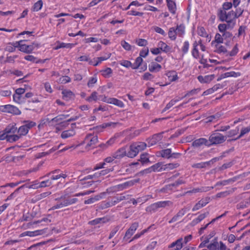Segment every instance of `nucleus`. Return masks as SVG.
Wrapping results in <instances>:
<instances>
[{"label": "nucleus", "instance_id": "f257e3e1", "mask_svg": "<svg viewBox=\"0 0 250 250\" xmlns=\"http://www.w3.org/2000/svg\"><path fill=\"white\" fill-rule=\"evenodd\" d=\"M56 203L52 206L51 209L61 208L76 203L78 199L76 198H72L68 194L61 196L60 197L55 199Z\"/></svg>", "mask_w": 250, "mask_h": 250}, {"label": "nucleus", "instance_id": "79ce46f5", "mask_svg": "<svg viewBox=\"0 0 250 250\" xmlns=\"http://www.w3.org/2000/svg\"><path fill=\"white\" fill-rule=\"evenodd\" d=\"M110 101V104H114L119 107L124 108L125 106L124 103L122 101L115 98H111V100Z\"/></svg>", "mask_w": 250, "mask_h": 250}, {"label": "nucleus", "instance_id": "c03bdc74", "mask_svg": "<svg viewBox=\"0 0 250 250\" xmlns=\"http://www.w3.org/2000/svg\"><path fill=\"white\" fill-rule=\"evenodd\" d=\"M158 209L156 203H153L146 208V212L151 214L157 211Z\"/></svg>", "mask_w": 250, "mask_h": 250}, {"label": "nucleus", "instance_id": "0e129e2a", "mask_svg": "<svg viewBox=\"0 0 250 250\" xmlns=\"http://www.w3.org/2000/svg\"><path fill=\"white\" fill-rule=\"evenodd\" d=\"M21 137L18 133V134H12L11 135L8 136L7 141L10 143H13L19 140Z\"/></svg>", "mask_w": 250, "mask_h": 250}, {"label": "nucleus", "instance_id": "de8ad7c7", "mask_svg": "<svg viewBox=\"0 0 250 250\" xmlns=\"http://www.w3.org/2000/svg\"><path fill=\"white\" fill-rule=\"evenodd\" d=\"M158 208H164L167 206H171L173 205V203L169 200L167 201H162L156 202Z\"/></svg>", "mask_w": 250, "mask_h": 250}, {"label": "nucleus", "instance_id": "603ef678", "mask_svg": "<svg viewBox=\"0 0 250 250\" xmlns=\"http://www.w3.org/2000/svg\"><path fill=\"white\" fill-rule=\"evenodd\" d=\"M168 38L170 39L171 41H175L177 38V34L176 32V31L175 30V27H170L169 29L168 32Z\"/></svg>", "mask_w": 250, "mask_h": 250}, {"label": "nucleus", "instance_id": "4be33fe9", "mask_svg": "<svg viewBox=\"0 0 250 250\" xmlns=\"http://www.w3.org/2000/svg\"><path fill=\"white\" fill-rule=\"evenodd\" d=\"M183 239L179 238L176 241L172 242L168 246V248H174L175 250H180L183 246Z\"/></svg>", "mask_w": 250, "mask_h": 250}, {"label": "nucleus", "instance_id": "49530a36", "mask_svg": "<svg viewBox=\"0 0 250 250\" xmlns=\"http://www.w3.org/2000/svg\"><path fill=\"white\" fill-rule=\"evenodd\" d=\"M24 59L26 61L36 63L44 62V61H42V60L38 59L37 58L31 55L25 56L24 57Z\"/></svg>", "mask_w": 250, "mask_h": 250}, {"label": "nucleus", "instance_id": "9b49d317", "mask_svg": "<svg viewBox=\"0 0 250 250\" xmlns=\"http://www.w3.org/2000/svg\"><path fill=\"white\" fill-rule=\"evenodd\" d=\"M76 127V125L75 123L72 124L70 129L62 132L61 135V137L63 139H65L74 136L76 134V131L75 130Z\"/></svg>", "mask_w": 250, "mask_h": 250}, {"label": "nucleus", "instance_id": "cd10ccee", "mask_svg": "<svg viewBox=\"0 0 250 250\" xmlns=\"http://www.w3.org/2000/svg\"><path fill=\"white\" fill-rule=\"evenodd\" d=\"M104 194L105 193L103 192L101 193L99 195H97L95 196L94 197L88 198V199L84 200V204L85 205L93 204L95 202L98 201L100 199H102Z\"/></svg>", "mask_w": 250, "mask_h": 250}, {"label": "nucleus", "instance_id": "39448f33", "mask_svg": "<svg viewBox=\"0 0 250 250\" xmlns=\"http://www.w3.org/2000/svg\"><path fill=\"white\" fill-rule=\"evenodd\" d=\"M227 139V137L218 132H214L209 137L208 142L210 145H218L223 143Z\"/></svg>", "mask_w": 250, "mask_h": 250}, {"label": "nucleus", "instance_id": "58836bf2", "mask_svg": "<svg viewBox=\"0 0 250 250\" xmlns=\"http://www.w3.org/2000/svg\"><path fill=\"white\" fill-rule=\"evenodd\" d=\"M250 173V172H245L242 174H240L239 175L234 176L231 178H229V179L227 180L228 184L232 183L236 181L237 180L239 179L240 178L245 177L248 176Z\"/></svg>", "mask_w": 250, "mask_h": 250}, {"label": "nucleus", "instance_id": "a18cd8bd", "mask_svg": "<svg viewBox=\"0 0 250 250\" xmlns=\"http://www.w3.org/2000/svg\"><path fill=\"white\" fill-rule=\"evenodd\" d=\"M85 100L86 101L90 103L93 101L96 102L98 100H100V99H99L98 93L96 91H93L90 94V95L89 97H87Z\"/></svg>", "mask_w": 250, "mask_h": 250}, {"label": "nucleus", "instance_id": "7c9ffc66", "mask_svg": "<svg viewBox=\"0 0 250 250\" xmlns=\"http://www.w3.org/2000/svg\"><path fill=\"white\" fill-rule=\"evenodd\" d=\"M214 188L213 187H202L201 188H195L192 190L188 191L186 193H193L197 192H207Z\"/></svg>", "mask_w": 250, "mask_h": 250}, {"label": "nucleus", "instance_id": "ea45409f", "mask_svg": "<svg viewBox=\"0 0 250 250\" xmlns=\"http://www.w3.org/2000/svg\"><path fill=\"white\" fill-rule=\"evenodd\" d=\"M13 101L14 103L21 104L24 103V98H23L22 95L14 93L13 95Z\"/></svg>", "mask_w": 250, "mask_h": 250}, {"label": "nucleus", "instance_id": "6e6552de", "mask_svg": "<svg viewBox=\"0 0 250 250\" xmlns=\"http://www.w3.org/2000/svg\"><path fill=\"white\" fill-rule=\"evenodd\" d=\"M0 111L16 115H20L21 113L19 108L10 104L0 105Z\"/></svg>", "mask_w": 250, "mask_h": 250}, {"label": "nucleus", "instance_id": "423d86ee", "mask_svg": "<svg viewBox=\"0 0 250 250\" xmlns=\"http://www.w3.org/2000/svg\"><path fill=\"white\" fill-rule=\"evenodd\" d=\"M198 46H200V49L202 51H205L206 49V47L205 45L203 44L201 39L198 41H195L192 43V48L191 52L192 57L196 59L200 58Z\"/></svg>", "mask_w": 250, "mask_h": 250}, {"label": "nucleus", "instance_id": "09e8293b", "mask_svg": "<svg viewBox=\"0 0 250 250\" xmlns=\"http://www.w3.org/2000/svg\"><path fill=\"white\" fill-rule=\"evenodd\" d=\"M154 226V225H151L149 227H148L147 229H143L142 231H141L140 233H137V234H136L132 238V239H131L129 242H131V241L135 240V239H137L138 238H139L141 236H142L143 235H144L145 233L148 232L149 229H150V228L153 226Z\"/></svg>", "mask_w": 250, "mask_h": 250}, {"label": "nucleus", "instance_id": "2eb2a0df", "mask_svg": "<svg viewBox=\"0 0 250 250\" xmlns=\"http://www.w3.org/2000/svg\"><path fill=\"white\" fill-rule=\"evenodd\" d=\"M47 229H40V230H36L35 231H26L25 232H23L21 233L20 235V237H23L26 236H28L30 237H34L38 235H41L43 234L45 232V230Z\"/></svg>", "mask_w": 250, "mask_h": 250}, {"label": "nucleus", "instance_id": "20e7f679", "mask_svg": "<svg viewBox=\"0 0 250 250\" xmlns=\"http://www.w3.org/2000/svg\"><path fill=\"white\" fill-rule=\"evenodd\" d=\"M147 145L145 142H136L131 144L129 146V150L127 153V156L133 158L139 153L140 151L144 150L146 147Z\"/></svg>", "mask_w": 250, "mask_h": 250}, {"label": "nucleus", "instance_id": "f3484780", "mask_svg": "<svg viewBox=\"0 0 250 250\" xmlns=\"http://www.w3.org/2000/svg\"><path fill=\"white\" fill-rule=\"evenodd\" d=\"M139 227V223L138 222L133 223L129 228L126 230L124 239L125 238H130L133 234L135 233Z\"/></svg>", "mask_w": 250, "mask_h": 250}, {"label": "nucleus", "instance_id": "7ed1b4c3", "mask_svg": "<svg viewBox=\"0 0 250 250\" xmlns=\"http://www.w3.org/2000/svg\"><path fill=\"white\" fill-rule=\"evenodd\" d=\"M212 46L215 48V52L219 54H226L227 56H235L239 52L238 43H236L230 51H228V48L225 46L222 45L221 43L216 44Z\"/></svg>", "mask_w": 250, "mask_h": 250}, {"label": "nucleus", "instance_id": "0eeeda50", "mask_svg": "<svg viewBox=\"0 0 250 250\" xmlns=\"http://www.w3.org/2000/svg\"><path fill=\"white\" fill-rule=\"evenodd\" d=\"M97 142V136L92 134L87 135L83 141V144L85 145V148L87 149L94 148Z\"/></svg>", "mask_w": 250, "mask_h": 250}, {"label": "nucleus", "instance_id": "412c9836", "mask_svg": "<svg viewBox=\"0 0 250 250\" xmlns=\"http://www.w3.org/2000/svg\"><path fill=\"white\" fill-rule=\"evenodd\" d=\"M157 46L159 47L162 52L166 54H170L172 52V47L168 45L163 41H159L158 43Z\"/></svg>", "mask_w": 250, "mask_h": 250}, {"label": "nucleus", "instance_id": "1a4fd4ad", "mask_svg": "<svg viewBox=\"0 0 250 250\" xmlns=\"http://www.w3.org/2000/svg\"><path fill=\"white\" fill-rule=\"evenodd\" d=\"M25 42V40H21L18 41V43H19L18 45L19 50L20 51L25 53H31L34 49L33 44H26L24 43Z\"/></svg>", "mask_w": 250, "mask_h": 250}, {"label": "nucleus", "instance_id": "bb28decb", "mask_svg": "<svg viewBox=\"0 0 250 250\" xmlns=\"http://www.w3.org/2000/svg\"><path fill=\"white\" fill-rule=\"evenodd\" d=\"M111 56V54L109 53L106 54V56L104 57H100L96 58V63H94L93 61L91 60V61L89 62V64L95 66L98 65L100 64L103 61H106L109 59Z\"/></svg>", "mask_w": 250, "mask_h": 250}, {"label": "nucleus", "instance_id": "c9c22d12", "mask_svg": "<svg viewBox=\"0 0 250 250\" xmlns=\"http://www.w3.org/2000/svg\"><path fill=\"white\" fill-rule=\"evenodd\" d=\"M234 27L229 23H220L218 25V29L221 33L226 32L229 29H232Z\"/></svg>", "mask_w": 250, "mask_h": 250}, {"label": "nucleus", "instance_id": "e433bc0d", "mask_svg": "<svg viewBox=\"0 0 250 250\" xmlns=\"http://www.w3.org/2000/svg\"><path fill=\"white\" fill-rule=\"evenodd\" d=\"M224 39L222 35L219 33H216L214 37V39L211 43V46L214 45L216 44L222 43L223 42Z\"/></svg>", "mask_w": 250, "mask_h": 250}, {"label": "nucleus", "instance_id": "473e14b6", "mask_svg": "<svg viewBox=\"0 0 250 250\" xmlns=\"http://www.w3.org/2000/svg\"><path fill=\"white\" fill-rule=\"evenodd\" d=\"M57 45L54 48V50H58L62 48H72L74 46V44L73 43L61 42H57Z\"/></svg>", "mask_w": 250, "mask_h": 250}, {"label": "nucleus", "instance_id": "f8f14e48", "mask_svg": "<svg viewBox=\"0 0 250 250\" xmlns=\"http://www.w3.org/2000/svg\"><path fill=\"white\" fill-rule=\"evenodd\" d=\"M163 171V163L158 162L152 165L150 167L145 169L143 172L146 173H150L151 172H160Z\"/></svg>", "mask_w": 250, "mask_h": 250}, {"label": "nucleus", "instance_id": "69168bd1", "mask_svg": "<svg viewBox=\"0 0 250 250\" xmlns=\"http://www.w3.org/2000/svg\"><path fill=\"white\" fill-rule=\"evenodd\" d=\"M114 205L111 200L110 201H104L100 203V208L102 209L112 207Z\"/></svg>", "mask_w": 250, "mask_h": 250}, {"label": "nucleus", "instance_id": "052dcab7", "mask_svg": "<svg viewBox=\"0 0 250 250\" xmlns=\"http://www.w3.org/2000/svg\"><path fill=\"white\" fill-rule=\"evenodd\" d=\"M241 76L240 72H236L235 71H230L224 73V75L223 76L224 77L228 78V77H234L237 78Z\"/></svg>", "mask_w": 250, "mask_h": 250}, {"label": "nucleus", "instance_id": "aec40b11", "mask_svg": "<svg viewBox=\"0 0 250 250\" xmlns=\"http://www.w3.org/2000/svg\"><path fill=\"white\" fill-rule=\"evenodd\" d=\"M197 32L199 36L203 38H206L207 41L208 42H209L211 41V35L208 34L204 27L198 26L197 27Z\"/></svg>", "mask_w": 250, "mask_h": 250}, {"label": "nucleus", "instance_id": "a19ab883", "mask_svg": "<svg viewBox=\"0 0 250 250\" xmlns=\"http://www.w3.org/2000/svg\"><path fill=\"white\" fill-rule=\"evenodd\" d=\"M19 43L18 42L9 43L6 47V50L9 52H13L16 50V48H18Z\"/></svg>", "mask_w": 250, "mask_h": 250}, {"label": "nucleus", "instance_id": "72a5a7b5", "mask_svg": "<svg viewBox=\"0 0 250 250\" xmlns=\"http://www.w3.org/2000/svg\"><path fill=\"white\" fill-rule=\"evenodd\" d=\"M175 30L177 35L180 37H182L185 34V26L184 24L177 25L175 27Z\"/></svg>", "mask_w": 250, "mask_h": 250}, {"label": "nucleus", "instance_id": "393cba45", "mask_svg": "<svg viewBox=\"0 0 250 250\" xmlns=\"http://www.w3.org/2000/svg\"><path fill=\"white\" fill-rule=\"evenodd\" d=\"M60 171V169H56L52 171V175L50 176L51 179L52 180H57L61 178L65 179L67 177V175L66 173H61L59 174Z\"/></svg>", "mask_w": 250, "mask_h": 250}, {"label": "nucleus", "instance_id": "ddd939ff", "mask_svg": "<svg viewBox=\"0 0 250 250\" xmlns=\"http://www.w3.org/2000/svg\"><path fill=\"white\" fill-rule=\"evenodd\" d=\"M210 198L209 197H206L204 198L201 199L194 205L192 209V210L193 211H195L200 209V208L206 206L210 202Z\"/></svg>", "mask_w": 250, "mask_h": 250}, {"label": "nucleus", "instance_id": "6ab92c4d", "mask_svg": "<svg viewBox=\"0 0 250 250\" xmlns=\"http://www.w3.org/2000/svg\"><path fill=\"white\" fill-rule=\"evenodd\" d=\"M62 98L65 101H69L74 99L75 94L70 90L63 89L62 91Z\"/></svg>", "mask_w": 250, "mask_h": 250}, {"label": "nucleus", "instance_id": "6e6d98bb", "mask_svg": "<svg viewBox=\"0 0 250 250\" xmlns=\"http://www.w3.org/2000/svg\"><path fill=\"white\" fill-rule=\"evenodd\" d=\"M208 248L209 250H219V243L216 239L213 240L208 246Z\"/></svg>", "mask_w": 250, "mask_h": 250}, {"label": "nucleus", "instance_id": "13d9d810", "mask_svg": "<svg viewBox=\"0 0 250 250\" xmlns=\"http://www.w3.org/2000/svg\"><path fill=\"white\" fill-rule=\"evenodd\" d=\"M171 150L170 148L163 149L160 151L161 156L165 158L169 159L171 158Z\"/></svg>", "mask_w": 250, "mask_h": 250}, {"label": "nucleus", "instance_id": "4c0bfd02", "mask_svg": "<svg viewBox=\"0 0 250 250\" xmlns=\"http://www.w3.org/2000/svg\"><path fill=\"white\" fill-rule=\"evenodd\" d=\"M180 166L178 163H168L167 164H164L163 163V171L172 170L176 168H177Z\"/></svg>", "mask_w": 250, "mask_h": 250}, {"label": "nucleus", "instance_id": "e2e57ef3", "mask_svg": "<svg viewBox=\"0 0 250 250\" xmlns=\"http://www.w3.org/2000/svg\"><path fill=\"white\" fill-rule=\"evenodd\" d=\"M29 130L27 127H25L24 125L20 126L18 129H17V132L21 137L26 135Z\"/></svg>", "mask_w": 250, "mask_h": 250}, {"label": "nucleus", "instance_id": "680f3d73", "mask_svg": "<svg viewBox=\"0 0 250 250\" xmlns=\"http://www.w3.org/2000/svg\"><path fill=\"white\" fill-rule=\"evenodd\" d=\"M189 42L188 41H185L183 44V45L181 47V51L182 52L183 55H184L187 54L189 50Z\"/></svg>", "mask_w": 250, "mask_h": 250}, {"label": "nucleus", "instance_id": "a878e982", "mask_svg": "<svg viewBox=\"0 0 250 250\" xmlns=\"http://www.w3.org/2000/svg\"><path fill=\"white\" fill-rule=\"evenodd\" d=\"M161 69V65L156 62H152L148 65V70L150 72H158Z\"/></svg>", "mask_w": 250, "mask_h": 250}, {"label": "nucleus", "instance_id": "4d7b16f0", "mask_svg": "<svg viewBox=\"0 0 250 250\" xmlns=\"http://www.w3.org/2000/svg\"><path fill=\"white\" fill-rule=\"evenodd\" d=\"M143 62V58H141V57H138L137 58H136L135 60L134 63H132V69H138L141 65Z\"/></svg>", "mask_w": 250, "mask_h": 250}, {"label": "nucleus", "instance_id": "f704fd0d", "mask_svg": "<svg viewBox=\"0 0 250 250\" xmlns=\"http://www.w3.org/2000/svg\"><path fill=\"white\" fill-rule=\"evenodd\" d=\"M183 98L178 97L177 98H175L172 99L166 106V107L163 110V112H164L169 109L170 107H171L173 105L176 104L177 102L182 100Z\"/></svg>", "mask_w": 250, "mask_h": 250}, {"label": "nucleus", "instance_id": "5fc2aeb1", "mask_svg": "<svg viewBox=\"0 0 250 250\" xmlns=\"http://www.w3.org/2000/svg\"><path fill=\"white\" fill-rule=\"evenodd\" d=\"M155 76L150 72H145L141 77V80L145 81H153Z\"/></svg>", "mask_w": 250, "mask_h": 250}, {"label": "nucleus", "instance_id": "8fccbe9b", "mask_svg": "<svg viewBox=\"0 0 250 250\" xmlns=\"http://www.w3.org/2000/svg\"><path fill=\"white\" fill-rule=\"evenodd\" d=\"M250 132V126L243 127L240 131V134L235 139L231 140L235 141L242 137L245 134L249 133Z\"/></svg>", "mask_w": 250, "mask_h": 250}, {"label": "nucleus", "instance_id": "bf43d9fd", "mask_svg": "<svg viewBox=\"0 0 250 250\" xmlns=\"http://www.w3.org/2000/svg\"><path fill=\"white\" fill-rule=\"evenodd\" d=\"M108 220L106 219L105 217H102V218H96L94 220H92L89 222V223L92 225H97L98 224H100L101 223H106L107 222Z\"/></svg>", "mask_w": 250, "mask_h": 250}, {"label": "nucleus", "instance_id": "2f4dec72", "mask_svg": "<svg viewBox=\"0 0 250 250\" xmlns=\"http://www.w3.org/2000/svg\"><path fill=\"white\" fill-rule=\"evenodd\" d=\"M209 214L208 211L200 214L197 218L194 219L191 222L192 226H195L204 220Z\"/></svg>", "mask_w": 250, "mask_h": 250}, {"label": "nucleus", "instance_id": "c85d7f7f", "mask_svg": "<svg viewBox=\"0 0 250 250\" xmlns=\"http://www.w3.org/2000/svg\"><path fill=\"white\" fill-rule=\"evenodd\" d=\"M127 153L125 148L124 147H121L115 152L113 154L114 156V158L117 159H120L125 156H127Z\"/></svg>", "mask_w": 250, "mask_h": 250}, {"label": "nucleus", "instance_id": "c756f323", "mask_svg": "<svg viewBox=\"0 0 250 250\" xmlns=\"http://www.w3.org/2000/svg\"><path fill=\"white\" fill-rule=\"evenodd\" d=\"M7 136L14 134L17 132L16 125L10 124L4 129Z\"/></svg>", "mask_w": 250, "mask_h": 250}, {"label": "nucleus", "instance_id": "a211bd4d", "mask_svg": "<svg viewBox=\"0 0 250 250\" xmlns=\"http://www.w3.org/2000/svg\"><path fill=\"white\" fill-rule=\"evenodd\" d=\"M165 75L170 83L176 82L178 80L179 78L177 72L174 70L167 71L165 73Z\"/></svg>", "mask_w": 250, "mask_h": 250}, {"label": "nucleus", "instance_id": "37998d69", "mask_svg": "<svg viewBox=\"0 0 250 250\" xmlns=\"http://www.w3.org/2000/svg\"><path fill=\"white\" fill-rule=\"evenodd\" d=\"M101 75L105 78H108L111 77L113 73L112 69L110 67H106V68L101 70L100 71Z\"/></svg>", "mask_w": 250, "mask_h": 250}, {"label": "nucleus", "instance_id": "9d476101", "mask_svg": "<svg viewBox=\"0 0 250 250\" xmlns=\"http://www.w3.org/2000/svg\"><path fill=\"white\" fill-rule=\"evenodd\" d=\"M163 132L155 134L147 139L146 142L148 146H153L161 141L163 137Z\"/></svg>", "mask_w": 250, "mask_h": 250}, {"label": "nucleus", "instance_id": "b1692460", "mask_svg": "<svg viewBox=\"0 0 250 250\" xmlns=\"http://www.w3.org/2000/svg\"><path fill=\"white\" fill-rule=\"evenodd\" d=\"M214 78L215 75L214 74L206 75L205 76L200 75L197 77V79L201 83H210Z\"/></svg>", "mask_w": 250, "mask_h": 250}, {"label": "nucleus", "instance_id": "dca6fc26", "mask_svg": "<svg viewBox=\"0 0 250 250\" xmlns=\"http://www.w3.org/2000/svg\"><path fill=\"white\" fill-rule=\"evenodd\" d=\"M78 118V117L76 116L74 118H71L67 120V121H65V120H64L63 121H62V122H59V123L56 124L55 125L56 131L57 132L59 131H60L61 130L64 129L69 125V123H68L69 122L76 120Z\"/></svg>", "mask_w": 250, "mask_h": 250}, {"label": "nucleus", "instance_id": "f03ea898", "mask_svg": "<svg viewBox=\"0 0 250 250\" xmlns=\"http://www.w3.org/2000/svg\"><path fill=\"white\" fill-rule=\"evenodd\" d=\"M217 16L221 21H226L227 23L234 27L237 19L234 11L230 10L227 12L224 10H218Z\"/></svg>", "mask_w": 250, "mask_h": 250}, {"label": "nucleus", "instance_id": "864d4df0", "mask_svg": "<svg viewBox=\"0 0 250 250\" xmlns=\"http://www.w3.org/2000/svg\"><path fill=\"white\" fill-rule=\"evenodd\" d=\"M68 116V115L61 114L59 115L51 120V121L53 123H55L56 124L62 122L66 119Z\"/></svg>", "mask_w": 250, "mask_h": 250}, {"label": "nucleus", "instance_id": "4468645a", "mask_svg": "<svg viewBox=\"0 0 250 250\" xmlns=\"http://www.w3.org/2000/svg\"><path fill=\"white\" fill-rule=\"evenodd\" d=\"M192 146L194 147L198 148L203 146H209L210 144L207 139L200 138L193 141L192 143Z\"/></svg>", "mask_w": 250, "mask_h": 250}, {"label": "nucleus", "instance_id": "5701e85b", "mask_svg": "<svg viewBox=\"0 0 250 250\" xmlns=\"http://www.w3.org/2000/svg\"><path fill=\"white\" fill-rule=\"evenodd\" d=\"M168 11L172 15H175L177 11L176 2L172 0H166Z\"/></svg>", "mask_w": 250, "mask_h": 250}, {"label": "nucleus", "instance_id": "338daca9", "mask_svg": "<svg viewBox=\"0 0 250 250\" xmlns=\"http://www.w3.org/2000/svg\"><path fill=\"white\" fill-rule=\"evenodd\" d=\"M119 64L125 68H129L130 67L132 69V63L129 61L123 60L119 62Z\"/></svg>", "mask_w": 250, "mask_h": 250}, {"label": "nucleus", "instance_id": "3c124183", "mask_svg": "<svg viewBox=\"0 0 250 250\" xmlns=\"http://www.w3.org/2000/svg\"><path fill=\"white\" fill-rule=\"evenodd\" d=\"M43 6V1L42 0H39L36 2H35L32 8V11L33 12H38L40 11L42 7Z\"/></svg>", "mask_w": 250, "mask_h": 250}, {"label": "nucleus", "instance_id": "774afa93", "mask_svg": "<svg viewBox=\"0 0 250 250\" xmlns=\"http://www.w3.org/2000/svg\"><path fill=\"white\" fill-rule=\"evenodd\" d=\"M121 45L123 48L126 51H131L132 48V46L125 41L123 40L121 42Z\"/></svg>", "mask_w": 250, "mask_h": 250}]
</instances>
